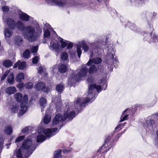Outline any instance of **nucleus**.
Segmentation results:
<instances>
[{"label":"nucleus","mask_w":158,"mask_h":158,"mask_svg":"<svg viewBox=\"0 0 158 158\" xmlns=\"http://www.w3.org/2000/svg\"><path fill=\"white\" fill-rule=\"evenodd\" d=\"M70 151V150L68 149H64L63 150V152L64 153H67L69 152Z\"/></svg>","instance_id":"nucleus-60"},{"label":"nucleus","mask_w":158,"mask_h":158,"mask_svg":"<svg viewBox=\"0 0 158 158\" xmlns=\"http://www.w3.org/2000/svg\"><path fill=\"white\" fill-rule=\"evenodd\" d=\"M64 119V116L63 117L62 115L60 113L56 114L52 120L53 125H55L58 124L60 122H64L65 120Z\"/></svg>","instance_id":"nucleus-8"},{"label":"nucleus","mask_w":158,"mask_h":158,"mask_svg":"<svg viewBox=\"0 0 158 158\" xmlns=\"http://www.w3.org/2000/svg\"><path fill=\"white\" fill-rule=\"evenodd\" d=\"M64 120H65L67 118H68L70 120H72L76 116V112L74 111H72L69 112L68 111L64 112Z\"/></svg>","instance_id":"nucleus-9"},{"label":"nucleus","mask_w":158,"mask_h":158,"mask_svg":"<svg viewBox=\"0 0 158 158\" xmlns=\"http://www.w3.org/2000/svg\"><path fill=\"white\" fill-rule=\"evenodd\" d=\"M122 125L121 124H119L117 126L115 127L114 131L117 132L120 131L122 129V128L120 127H121Z\"/></svg>","instance_id":"nucleus-43"},{"label":"nucleus","mask_w":158,"mask_h":158,"mask_svg":"<svg viewBox=\"0 0 158 158\" xmlns=\"http://www.w3.org/2000/svg\"><path fill=\"white\" fill-rule=\"evenodd\" d=\"M152 37L153 41L155 42H156V40L157 41H158V35H157L156 34H154L153 36H152Z\"/></svg>","instance_id":"nucleus-47"},{"label":"nucleus","mask_w":158,"mask_h":158,"mask_svg":"<svg viewBox=\"0 0 158 158\" xmlns=\"http://www.w3.org/2000/svg\"><path fill=\"white\" fill-rule=\"evenodd\" d=\"M19 109V107L17 106H14L13 107H12V112H16L18 109Z\"/></svg>","instance_id":"nucleus-50"},{"label":"nucleus","mask_w":158,"mask_h":158,"mask_svg":"<svg viewBox=\"0 0 158 158\" xmlns=\"http://www.w3.org/2000/svg\"><path fill=\"white\" fill-rule=\"evenodd\" d=\"M102 62V60L100 58H97L94 60V63L95 64H98Z\"/></svg>","instance_id":"nucleus-41"},{"label":"nucleus","mask_w":158,"mask_h":158,"mask_svg":"<svg viewBox=\"0 0 158 158\" xmlns=\"http://www.w3.org/2000/svg\"><path fill=\"white\" fill-rule=\"evenodd\" d=\"M17 67L19 69H20V62L19 60H18V61L13 66V68H16Z\"/></svg>","instance_id":"nucleus-51"},{"label":"nucleus","mask_w":158,"mask_h":158,"mask_svg":"<svg viewBox=\"0 0 158 158\" xmlns=\"http://www.w3.org/2000/svg\"><path fill=\"white\" fill-rule=\"evenodd\" d=\"M30 17L26 13L23 12L20 10V20L25 21H28Z\"/></svg>","instance_id":"nucleus-13"},{"label":"nucleus","mask_w":158,"mask_h":158,"mask_svg":"<svg viewBox=\"0 0 158 158\" xmlns=\"http://www.w3.org/2000/svg\"><path fill=\"white\" fill-rule=\"evenodd\" d=\"M128 114H126L122 118H121V119L120 122H123L125 120H126L128 118Z\"/></svg>","instance_id":"nucleus-45"},{"label":"nucleus","mask_w":158,"mask_h":158,"mask_svg":"<svg viewBox=\"0 0 158 158\" xmlns=\"http://www.w3.org/2000/svg\"><path fill=\"white\" fill-rule=\"evenodd\" d=\"M39 60V57L36 56L32 59V62L33 64H37Z\"/></svg>","instance_id":"nucleus-37"},{"label":"nucleus","mask_w":158,"mask_h":158,"mask_svg":"<svg viewBox=\"0 0 158 158\" xmlns=\"http://www.w3.org/2000/svg\"><path fill=\"white\" fill-rule=\"evenodd\" d=\"M60 58L64 61L67 60L68 58V54L65 52H63L61 55Z\"/></svg>","instance_id":"nucleus-25"},{"label":"nucleus","mask_w":158,"mask_h":158,"mask_svg":"<svg viewBox=\"0 0 158 158\" xmlns=\"http://www.w3.org/2000/svg\"><path fill=\"white\" fill-rule=\"evenodd\" d=\"M30 52L29 49H26L23 53V56L25 58L28 59L30 56Z\"/></svg>","instance_id":"nucleus-27"},{"label":"nucleus","mask_w":158,"mask_h":158,"mask_svg":"<svg viewBox=\"0 0 158 158\" xmlns=\"http://www.w3.org/2000/svg\"><path fill=\"white\" fill-rule=\"evenodd\" d=\"M39 102L40 106L44 108L47 102L46 98L45 97H42L40 99Z\"/></svg>","instance_id":"nucleus-16"},{"label":"nucleus","mask_w":158,"mask_h":158,"mask_svg":"<svg viewBox=\"0 0 158 158\" xmlns=\"http://www.w3.org/2000/svg\"><path fill=\"white\" fill-rule=\"evenodd\" d=\"M24 79V74L23 73L20 72V82H21L22 80Z\"/></svg>","instance_id":"nucleus-56"},{"label":"nucleus","mask_w":158,"mask_h":158,"mask_svg":"<svg viewBox=\"0 0 158 158\" xmlns=\"http://www.w3.org/2000/svg\"><path fill=\"white\" fill-rule=\"evenodd\" d=\"M64 85L63 84L60 83L57 85L56 87V90L58 92L61 93L64 90Z\"/></svg>","instance_id":"nucleus-18"},{"label":"nucleus","mask_w":158,"mask_h":158,"mask_svg":"<svg viewBox=\"0 0 158 158\" xmlns=\"http://www.w3.org/2000/svg\"><path fill=\"white\" fill-rule=\"evenodd\" d=\"M2 9L3 12L6 13H7L9 10V7L6 6H4L2 7Z\"/></svg>","instance_id":"nucleus-40"},{"label":"nucleus","mask_w":158,"mask_h":158,"mask_svg":"<svg viewBox=\"0 0 158 158\" xmlns=\"http://www.w3.org/2000/svg\"><path fill=\"white\" fill-rule=\"evenodd\" d=\"M46 138V136L43 134L40 135L37 137L36 141L37 143H41L44 141Z\"/></svg>","instance_id":"nucleus-17"},{"label":"nucleus","mask_w":158,"mask_h":158,"mask_svg":"<svg viewBox=\"0 0 158 158\" xmlns=\"http://www.w3.org/2000/svg\"><path fill=\"white\" fill-rule=\"evenodd\" d=\"M82 48L85 52H87L89 50V47L87 46L84 40L81 41Z\"/></svg>","instance_id":"nucleus-23"},{"label":"nucleus","mask_w":158,"mask_h":158,"mask_svg":"<svg viewBox=\"0 0 158 158\" xmlns=\"http://www.w3.org/2000/svg\"><path fill=\"white\" fill-rule=\"evenodd\" d=\"M73 46V43L72 42H70V43H69L67 44V48L68 49H72Z\"/></svg>","instance_id":"nucleus-52"},{"label":"nucleus","mask_w":158,"mask_h":158,"mask_svg":"<svg viewBox=\"0 0 158 158\" xmlns=\"http://www.w3.org/2000/svg\"><path fill=\"white\" fill-rule=\"evenodd\" d=\"M87 81L90 84H92L94 82V78L91 77H89L87 79Z\"/></svg>","instance_id":"nucleus-44"},{"label":"nucleus","mask_w":158,"mask_h":158,"mask_svg":"<svg viewBox=\"0 0 158 158\" xmlns=\"http://www.w3.org/2000/svg\"><path fill=\"white\" fill-rule=\"evenodd\" d=\"M32 141L29 138L24 139L22 144V147L25 150L29 149L32 145Z\"/></svg>","instance_id":"nucleus-10"},{"label":"nucleus","mask_w":158,"mask_h":158,"mask_svg":"<svg viewBox=\"0 0 158 158\" xmlns=\"http://www.w3.org/2000/svg\"><path fill=\"white\" fill-rule=\"evenodd\" d=\"M4 32L5 36L8 38L10 37L12 34L11 30L9 28L5 29Z\"/></svg>","instance_id":"nucleus-21"},{"label":"nucleus","mask_w":158,"mask_h":158,"mask_svg":"<svg viewBox=\"0 0 158 158\" xmlns=\"http://www.w3.org/2000/svg\"><path fill=\"white\" fill-rule=\"evenodd\" d=\"M34 88L37 91H42L44 93H48L50 90L48 86H46L45 82L43 81L38 82L36 83Z\"/></svg>","instance_id":"nucleus-5"},{"label":"nucleus","mask_w":158,"mask_h":158,"mask_svg":"<svg viewBox=\"0 0 158 158\" xmlns=\"http://www.w3.org/2000/svg\"><path fill=\"white\" fill-rule=\"evenodd\" d=\"M15 79L16 81L18 82H20V74H17V75L16 76L15 78Z\"/></svg>","instance_id":"nucleus-58"},{"label":"nucleus","mask_w":158,"mask_h":158,"mask_svg":"<svg viewBox=\"0 0 158 158\" xmlns=\"http://www.w3.org/2000/svg\"><path fill=\"white\" fill-rule=\"evenodd\" d=\"M94 62L93 60H91V59H89L88 62L86 64V65L88 66H89L91 65V64H92Z\"/></svg>","instance_id":"nucleus-55"},{"label":"nucleus","mask_w":158,"mask_h":158,"mask_svg":"<svg viewBox=\"0 0 158 158\" xmlns=\"http://www.w3.org/2000/svg\"><path fill=\"white\" fill-rule=\"evenodd\" d=\"M33 84L31 82H27L25 85L26 88L28 89H31L33 87Z\"/></svg>","instance_id":"nucleus-32"},{"label":"nucleus","mask_w":158,"mask_h":158,"mask_svg":"<svg viewBox=\"0 0 158 158\" xmlns=\"http://www.w3.org/2000/svg\"><path fill=\"white\" fill-rule=\"evenodd\" d=\"M8 82L9 83H13L14 81V77L13 73H11L8 77Z\"/></svg>","instance_id":"nucleus-29"},{"label":"nucleus","mask_w":158,"mask_h":158,"mask_svg":"<svg viewBox=\"0 0 158 158\" xmlns=\"http://www.w3.org/2000/svg\"><path fill=\"white\" fill-rule=\"evenodd\" d=\"M3 21L4 22H6L7 24L10 28H13L15 26L14 21L11 18H8L6 19L5 16H3Z\"/></svg>","instance_id":"nucleus-11"},{"label":"nucleus","mask_w":158,"mask_h":158,"mask_svg":"<svg viewBox=\"0 0 158 158\" xmlns=\"http://www.w3.org/2000/svg\"><path fill=\"white\" fill-rule=\"evenodd\" d=\"M50 120V116L48 115H47L44 118V122L45 124H48L49 123Z\"/></svg>","instance_id":"nucleus-30"},{"label":"nucleus","mask_w":158,"mask_h":158,"mask_svg":"<svg viewBox=\"0 0 158 158\" xmlns=\"http://www.w3.org/2000/svg\"><path fill=\"white\" fill-rule=\"evenodd\" d=\"M10 70H9L6 71L4 75L7 76L9 74L10 72Z\"/></svg>","instance_id":"nucleus-63"},{"label":"nucleus","mask_w":158,"mask_h":158,"mask_svg":"<svg viewBox=\"0 0 158 158\" xmlns=\"http://www.w3.org/2000/svg\"><path fill=\"white\" fill-rule=\"evenodd\" d=\"M23 36L30 42L37 41L42 33V29L38 26L36 28V31L35 27L32 26L23 27Z\"/></svg>","instance_id":"nucleus-1"},{"label":"nucleus","mask_w":158,"mask_h":158,"mask_svg":"<svg viewBox=\"0 0 158 158\" xmlns=\"http://www.w3.org/2000/svg\"><path fill=\"white\" fill-rule=\"evenodd\" d=\"M13 131V129L11 126L10 125H7L5 127V133L8 135H10Z\"/></svg>","instance_id":"nucleus-19"},{"label":"nucleus","mask_w":158,"mask_h":158,"mask_svg":"<svg viewBox=\"0 0 158 158\" xmlns=\"http://www.w3.org/2000/svg\"><path fill=\"white\" fill-rule=\"evenodd\" d=\"M22 98L23 95L20 93V116L24 114L28 108V95L26 94L24 95L22 100H21Z\"/></svg>","instance_id":"nucleus-4"},{"label":"nucleus","mask_w":158,"mask_h":158,"mask_svg":"<svg viewBox=\"0 0 158 158\" xmlns=\"http://www.w3.org/2000/svg\"><path fill=\"white\" fill-rule=\"evenodd\" d=\"M125 131V130L124 131L117 134L115 136V139H112L111 140V137L110 136H107L105 140L104 143L98 149L97 152H101L102 154H105L112 147L115 145V141L118 140L122 135L124 133Z\"/></svg>","instance_id":"nucleus-2"},{"label":"nucleus","mask_w":158,"mask_h":158,"mask_svg":"<svg viewBox=\"0 0 158 158\" xmlns=\"http://www.w3.org/2000/svg\"><path fill=\"white\" fill-rule=\"evenodd\" d=\"M63 40V39H62V40H60L61 48H64L67 45V43Z\"/></svg>","instance_id":"nucleus-36"},{"label":"nucleus","mask_w":158,"mask_h":158,"mask_svg":"<svg viewBox=\"0 0 158 158\" xmlns=\"http://www.w3.org/2000/svg\"><path fill=\"white\" fill-rule=\"evenodd\" d=\"M97 70L98 69L95 65L92 64L89 67L88 72L90 74H91L96 72Z\"/></svg>","instance_id":"nucleus-15"},{"label":"nucleus","mask_w":158,"mask_h":158,"mask_svg":"<svg viewBox=\"0 0 158 158\" xmlns=\"http://www.w3.org/2000/svg\"><path fill=\"white\" fill-rule=\"evenodd\" d=\"M15 97L16 101L19 102H20V94L19 93H16L15 95Z\"/></svg>","instance_id":"nucleus-42"},{"label":"nucleus","mask_w":158,"mask_h":158,"mask_svg":"<svg viewBox=\"0 0 158 158\" xmlns=\"http://www.w3.org/2000/svg\"><path fill=\"white\" fill-rule=\"evenodd\" d=\"M17 147L15 151L14 155L16 156L17 158H20V148L19 147V143L17 144Z\"/></svg>","instance_id":"nucleus-24"},{"label":"nucleus","mask_w":158,"mask_h":158,"mask_svg":"<svg viewBox=\"0 0 158 158\" xmlns=\"http://www.w3.org/2000/svg\"><path fill=\"white\" fill-rule=\"evenodd\" d=\"M58 71L60 73H65L68 70V68L65 64H62L60 65L58 67Z\"/></svg>","instance_id":"nucleus-12"},{"label":"nucleus","mask_w":158,"mask_h":158,"mask_svg":"<svg viewBox=\"0 0 158 158\" xmlns=\"http://www.w3.org/2000/svg\"><path fill=\"white\" fill-rule=\"evenodd\" d=\"M15 44L17 45H19V42H20V40H19V37H15Z\"/></svg>","instance_id":"nucleus-46"},{"label":"nucleus","mask_w":158,"mask_h":158,"mask_svg":"<svg viewBox=\"0 0 158 158\" xmlns=\"http://www.w3.org/2000/svg\"><path fill=\"white\" fill-rule=\"evenodd\" d=\"M81 45H78L77 46V55L79 57H80L81 54Z\"/></svg>","instance_id":"nucleus-33"},{"label":"nucleus","mask_w":158,"mask_h":158,"mask_svg":"<svg viewBox=\"0 0 158 158\" xmlns=\"http://www.w3.org/2000/svg\"><path fill=\"white\" fill-rule=\"evenodd\" d=\"M29 127H27L24 128L22 130V132L23 133H26L29 130Z\"/></svg>","instance_id":"nucleus-49"},{"label":"nucleus","mask_w":158,"mask_h":158,"mask_svg":"<svg viewBox=\"0 0 158 158\" xmlns=\"http://www.w3.org/2000/svg\"><path fill=\"white\" fill-rule=\"evenodd\" d=\"M3 65L6 67H10L13 65V63L10 60H6L3 62Z\"/></svg>","instance_id":"nucleus-20"},{"label":"nucleus","mask_w":158,"mask_h":158,"mask_svg":"<svg viewBox=\"0 0 158 158\" xmlns=\"http://www.w3.org/2000/svg\"><path fill=\"white\" fill-rule=\"evenodd\" d=\"M3 139L2 136H0V146H1L3 144Z\"/></svg>","instance_id":"nucleus-57"},{"label":"nucleus","mask_w":158,"mask_h":158,"mask_svg":"<svg viewBox=\"0 0 158 158\" xmlns=\"http://www.w3.org/2000/svg\"><path fill=\"white\" fill-rule=\"evenodd\" d=\"M50 32L47 29L44 31V38H47L50 36Z\"/></svg>","instance_id":"nucleus-34"},{"label":"nucleus","mask_w":158,"mask_h":158,"mask_svg":"<svg viewBox=\"0 0 158 158\" xmlns=\"http://www.w3.org/2000/svg\"><path fill=\"white\" fill-rule=\"evenodd\" d=\"M38 49V46H35L33 47L31 50V52L32 53H36Z\"/></svg>","instance_id":"nucleus-38"},{"label":"nucleus","mask_w":158,"mask_h":158,"mask_svg":"<svg viewBox=\"0 0 158 158\" xmlns=\"http://www.w3.org/2000/svg\"><path fill=\"white\" fill-rule=\"evenodd\" d=\"M27 69V65L26 62L24 61L20 62V70L26 69Z\"/></svg>","instance_id":"nucleus-31"},{"label":"nucleus","mask_w":158,"mask_h":158,"mask_svg":"<svg viewBox=\"0 0 158 158\" xmlns=\"http://www.w3.org/2000/svg\"><path fill=\"white\" fill-rule=\"evenodd\" d=\"M105 2V4L106 7L108 6V4L109 3V0H103Z\"/></svg>","instance_id":"nucleus-59"},{"label":"nucleus","mask_w":158,"mask_h":158,"mask_svg":"<svg viewBox=\"0 0 158 158\" xmlns=\"http://www.w3.org/2000/svg\"><path fill=\"white\" fill-rule=\"evenodd\" d=\"M21 147H20V148ZM32 153V152H31L29 150L26 151L25 152V154L24 155V157H23L22 154L20 150V158H27Z\"/></svg>","instance_id":"nucleus-26"},{"label":"nucleus","mask_w":158,"mask_h":158,"mask_svg":"<svg viewBox=\"0 0 158 158\" xmlns=\"http://www.w3.org/2000/svg\"><path fill=\"white\" fill-rule=\"evenodd\" d=\"M38 71L39 73L41 74L43 72V67L41 66L39 67L38 69Z\"/></svg>","instance_id":"nucleus-53"},{"label":"nucleus","mask_w":158,"mask_h":158,"mask_svg":"<svg viewBox=\"0 0 158 158\" xmlns=\"http://www.w3.org/2000/svg\"><path fill=\"white\" fill-rule=\"evenodd\" d=\"M15 143L20 142V136L18 137L15 140Z\"/></svg>","instance_id":"nucleus-64"},{"label":"nucleus","mask_w":158,"mask_h":158,"mask_svg":"<svg viewBox=\"0 0 158 158\" xmlns=\"http://www.w3.org/2000/svg\"><path fill=\"white\" fill-rule=\"evenodd\" d=\"M46 1L48 3H55L56 5L61 7L65 6L67 3L66 0H46Z\"/></svg>","instance_id":"nucleus-7"},{"label":"nucleus","mask_w":158,"mask_h":158,"mask_svg":"<svg viewBox=\"0 0 158 158\" xmlns=\"http://www.w3.org/2000/svg\"><path fill=\"white\" fill-rule=\"evenodd\" d=\"M58 130V129L57 127H55L53 128L52 130V132H56Z\"/></svg>","instance_id":"nucleus-62"},{"label":"nucleus","mask_w":158,"mask_h":158,"mask_svg":"<svg viewBox=\"0 0 158 158\" xmlns=\"http://www.w3.org/2000/svg\"><path fill=\"white\" fill-rule=\"evenodd\" d=\"M5 92L8 94H11L16 92V89L15 87H9L6 89Z\"/></svg>","instance_id":"nucleus-14"},{"label":"nucleus","mask_w":158,"mask_h":158,"mask_svg":"<svg viewBox=\"0 0 158 158\" xmlns=\"http://www.w3.org/2000/svg\"><path fill=\"white\" fill-rule=\"evenodd\" d=\"M43 133L47 137H50L52 133V130L49 128H48L44 130L43 131Z\"/></svg>","instance_id":"nucleus-22"},{"label":"nucleus","mask_w":158,"mask_h":158,"mask_svg":"<svg viewBox=\"0 0 158 158\" xmlns=\"http://www.w3.org/2000/svg\"><path fill=\"white\" fill-rule=\"evenodd\" d=\"M95 89L98 91L101 90V86L100 85H96V84H94Z\"/></svg>","instance_id":"nucleus-48"},{"label":"nucleus","mask_w":158,"mask_h":158,"mask_svg":"<svg viewBox=\"0 0 158 158\" xmlns=\"http://www.w3.org/2000/svg\"><path fill=\"white\" fill-rule=\"evenodd\" d=\"M148 27L146 30L147 33H144L143 35L144 37V39H145V40H147L150 36L152 37V32L154 30L152 24L149 23H148Z\"/></svg>","instance_id":"nucleus-6"},{"label":"nucleus","mask_w":158,"mask_h":158,"mask_svg":"<svg viewBox=\"0 0 158 158\" xmlns=\"http://www.w3.org/2000/svg\"><path fill=\"white\" fill-rule=\"evenodd\" d=\"M88 71V69L86 67L82 68L80 71L76 73L75 72H73L70 75V79L71 81L77 82L80 81L82 78L85 77Z\"/></svg>","instance_id":"nucleus-3"},{"label":"nucleus","mask_w":158,"mask_h":158,"mask_svg":"<svg viewBox=\"0 0 158 158\" xmlns=\"http://www.w3.org/2000/svg\"><path fill=\"white\" fill-rule=\"evenodd\" d=\"M81 101L80 98H78L76 100H75L74 101L75 105L78 104Z\"/></svg>","instance_id":"nucleus-54"},{"label":"nucleus","mask_w":158,"mask_h":158,"mask_svg":"<svg viewBox=\"0 0 158 158\" xmlns=\"http://www.w3.org/2000/svg\"><path fill=\"white\" fill-rule=\"evenodd\" d=\"M74 2V1L73 0L70 1L69 2V4H70L69 5L70 6H73V5L75 4V3L73 4Z\"/></svg>","instance_id":"nucleus-61"},{"label":"nucleus","mask_w":158,"mask_h":158,"mask_svg":"<svg viewBox=\"0 0 158 158\" xmlns=\"http://www.w3.org/2000/svg\"><path fill=\"white\" fill-rule=\"evenodd\" d=\"M94 84L90 85L89 87L88 94H90L93 92V90L95 89Z\"/></svg>","instance_id":"nucleus-35"},{"label":"nucleus","mask_w":158,"mask_h":158,"mask_svg":"<svg viewBox=\"0 0 158 158\" xmlns=\"http://www.w3.org/2000/svg\"><path fill=\"white\" fill-rule=\"evenodd\" d=\"M90 101V99L89 98L87 97L85 99V100L80 103L79 105L81 109L82 107H84L85 106L87 102H88Z\"/></svg>","instance_id":"nucleus-28"},{"label":"nucleus","mask_w":158,"mask_h":158,"mask_svg":"<svg viewBox=\"0 0 158 158\" xmlns=\"http://www.w3.org/2000/svg\"><path fill=\"white\" fill-rule=\"evenodd\" d=\"M50 45H52V47L53 49L56 50L57 49L59 46L58 44L56 43H53L52 44H51V43Z\"/></svg>","instance_id":"nucleus-39"}]
</instances>
